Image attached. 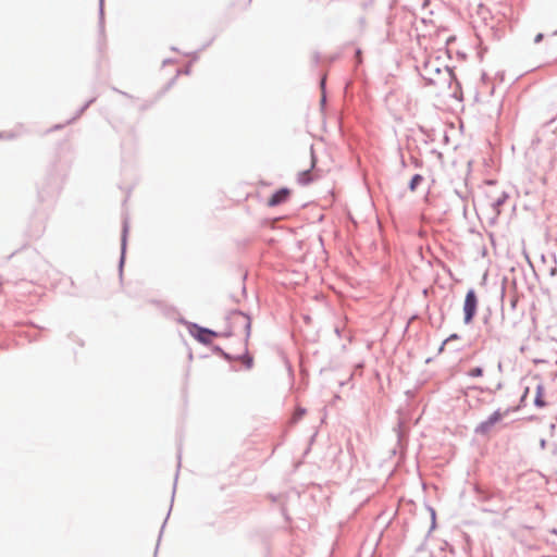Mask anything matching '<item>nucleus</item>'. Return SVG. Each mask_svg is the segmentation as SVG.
<instances>
[{
	"label": "nucleus",
	"mask_w": 557,
	"mask_h": 557,
	"mask_svg": "<svg viewBox=\"0 0 557 557\" xmlns=\"http://www.w3.org/2000/svg\"><path fill=\"white\" fill-rule=\"evenodd\" d=\"M418 71L426 86L451 89L454 83L458 85L453 70L447 65L442 66L438 59L426 60Z\"/></svg>",
	"instance_id": "f257e3e1"
},
{
	"label": "nucleus",
	"mask_w": 557,
	"mask_h": 557,
	"mask_svg": "<svg viewBox=\"0 0 557 557\" xmlns=\"http://www.w3.org/2000/svg\"><path fill=\"white\" fill-rule=\"evenodd\" d=\"M228 330L222 333L224 337H231L238 331L245 332V343L248 342L251 331V318L240 310H232L227 315Z\"/></svg>",
	"instance_id": "f03ea898"
},
{
	"label": "nucleus",
	"mask_w": 557,
	"mask_h": 557,
	"mask_svg": "<svg viewBox=\"0 0 557 557\" xmlns=\"http://www.w3.org/2000/svg\"><path fill=\"white\" fill-rule=\"evenodd\" d=\"M188 333L200 344L211 345L212 338L222 335L211 329L199 325L195 322H185Z\"/></svg>",
	"instance_id": "7ed1b4c3"
},
{
	"label": "nucleus",
	"mask_w": 557,
	"mask_h": 557,
	"mask_svg": "<svg viewBox=\"0 0 557 557\" xmlns=\"http://www.w3.org/2000/svg\"><path fill=\"white\" fill-rule=\"evenodd\" d=\"M478 304H479V300H478V296H476L474 288L468 289V292L466 293L463 308H462L465 324L472 323V321L476 314Z\"/></svg>",
	"instance_id": "20e7f679"
},
{
	"label": "nucleus",
	"mask_w": 557,
	"mask_h": 557,
	"mask_svg": "<svg viewBox=\"0 0 557 557\" xmlns=\"http://www.w3.org/2000/svg\"><path fill=\"white\" fill-rule=\"evenodd\" d=\"M510 411V409H506L505 412L503 413L500 411V409H497L495 410L491 416L487 417L486 420L480 422L475 429H474V433L476 435H486L490 433V431L492 430V428L497 423L499 422L504 416L508 414Z\"/></svg>",
	"instance_id": "39448f33"
},
{
	"label": "nucleus",
	"mask_w": 557,
	"mask_h": 557,
	"mask_svg": "<svg viewBox=\"0 0 557 557\" xmlns=\"http://www.w3.org/2000/svg\"><path fill=\"white\" fill-rule=\"evenodd\" d=\"M290 195V190L287 187H282L276 190L271 198L268 200L269 207H276L284 203Z\"/></svg>",
	"instance_id": "423d86ee"
},
{
	"label": "nucleus",
	"mask_w": 557,
	"mask_h": 557,
	"mask_svg": "<svg viewBox=\"0 0 557 557\" xmlns=\"http://www.w3.org/2000/svg\"><path fill=\"white\" fill-rule=\"evenodd\" d=\"M128 230H129L128 222L125 219L123 221L122 235H121V258H120V263H119L120 272H122V268L124 264Z\"/></svg>",
	"instance_id": "0eeeda50"
},
{
	"label": "nucleus",
	"mask_w": 557,
	"mask_h": 557,
	"mask_svg": "<svg viewBox=\"0 0 557 557\" xmlns=\"http://www.w3.org/2000/svg\"><path fill=\"white\" fill-rule=\"evenodd\" d=\"M509 198V195L507 191H502L500 195L493 199L491 202L492 210L495 214V218H497L500 214V207L507 201Z\"/></svg>",
	"instance_id": "6e6552de"
},
{
	"label": "nucleus",
	"mask_w": 557,
	"mask_h": 557,
	"mask_svg": "<svg viewBox=\"0 0 557 557\" xmlns=\"http://www.w3.org/2000/svg\"><path fill=\"white\" fill-rule=\"evenodd\" d=\"M536 394H535V397H534V406L537 407V408H543L546 406V403L544 400V385L543 383H537L536 384Z\"/></svg>",
	"instance_id": "1a4fd4ad"
},
{
	"label": "nucleus",
	"mask_w": 557,
	"mask_h": 557,
	"mask_svg": "<svg viewBox=\"0 0 557 557\" xmlns=\"http://www.w3.org/2000/svg\"><path fill=\"white\" fill-rule=\"evenodd\" d=\"M235 360H240L246 369H251L253 366V358L249 355L247 343L245 344V351L242 355L235 356Z\"/></svg>",
	"instance_id": "9d476101"
},
{
	"label": "nucleus",
	"mask_w": 557,
	"mask_h": 557,
	"mask_svg": "<svg viewBox=\"0 0 557 557\" xmlns=\"http://www.w3.org/2000/svg\"><path fill=\"white\" fill-rule=\"evenodd\" d=\"M297 182L302 186H306V185L312 183L313 176L311 174V170L309 169V170H305V171L300 172L298 174Z\"/></svg>",
	"instance_id": "9b49d317"
},
{
	"label": "nucleus",
	"mask_w": 557,
	"mask_h": 557,
	"mask_svg": "<svg viewBox=\"0 0 557 557\" xmlns=\"http://www.w3.org/2000/svg\"><path fill=\"white\" fill-rule=\"evenodd\" d=\"M483 323L486 325V333L490 336V338L496 339L497 342L500 341V334L497 332L492 325L488 324V317H484Z\"/></svg>",
	"instance_id": "f8f14e48"
},
{
	"label": "nucleus",
	"mask_w": 557,
	"mask_h": 557,
	"mask_svg": "<svg viewBox=\"0 0 557 557\" xmlns=\"http://www.w3.org/2000/svg\"><path fill=\"white\" fill-rule=\"evenodd\" d=\"M424 181V177L421 174H414L408 183V189L413 193L417 190L418 186Z\"/></svg>",
	"instance_id": "ddd939ff"
},
{
	"label": "nucleus",
	"mask_w": 557,
	"mask_h": 557,
	"mask_svg": "<svg viewBox=\"0 0 557 557\" xmlns=\"http://www.w3.org/2000/svg\"><path fill=\"white\" fill-rule=\"evenodd\" d=\"M211 349L213 354L221 356L226 361L235 360V356L224 351L219 345H212Z\"/></svg>",
	"instance_id": "4468645a"
},
{
	"label": "nucleus",
	"mask_w": 557,
	"mask_h": 557,
	"mask_svg": "<svg viewBox=\"0 0 557 557\" xmlns=\"http://www.w3.org/2000/svg\"><path fill=\"white\" fill-rule=\"evenodd\" d=\"M470 389H474V391H479L481 393H490V394H494L496 391H499L503 388V384L499 382L495 389L491 388V387H482V386H471L469 387Z\"/></svg>",
	"instance_id": "2eb2a0df"
},
{
	"label": "nucleus",
	"mask_w": 557,
	"mask_h": 557,
	"mask_svg": "<svg viewBox=\"0 0 557 557\" xmlns=\"http://www.w3.org/2000/svg\"><path fill=\"white\" fill-rule=\"evenodd\" d=\"M483 373H484V370L482 367H475V368H472L471 370H469L467 372V375L469 377H480L483 375Z\"/></svg>",
	"instance_id": "dca6fc26"
},
{
	"label": "nucleus",
	"mask_w": 557,
	"mask_h": 557,
	"mask_svg": "<svg viewBox=\"0 0 557 557\" xmlns=\"http://www.w3.org/2000/svg\"><path fill=\"white\" fill-rule=\"evenodd\" d=\"M99 27L102 32L104 28V17H103V0L99 1Z\"/></svg>",
	"instance_id": "f3484780"
},
{
	"label": "nucleus",
	"mask_w": 557,
	"mask_h": 557,
	"mask_svg": "<svg viewBox=\"0 0 557 557\" xmlns=\"http://www.w3.org/2000/svg\"><path fill=\"white\" fill-rule=\"evenodd\" d=\"M95 100H96V98H91V99H89V100H88V101H87V102H86V103H85V104H84V106L78 110V112H77L76 116H74V117L72 119V121H73V120H75L77 116H79V115H81V114H82V113H83V112H84V111H85V110H86V109H87L91 103H94V102H95ZM69 122H71V120H70Z\"/></svg>",
	"instance_id": "a211bd4d"
},
{
	"label": "nucleus",
	"mask_w": 557,
	"mask_h": 557,
	"mask_svg": "<svg viewBox=\"0 0 557 557\" xmlns=\"http://www.w3.org/2000/svg\"><path fill=\"white\" fill-rule=\"evenodd\" d=\"M305 413H306V409L298 407L294 413L293 420L294 421L300 420L305 416Z\"/></svg>",
	"instance_id": "6ab92c4d"
},
{
	"label": "nucleus",
	"mask_w": 557,
	"mask_h": 557,
	"mask_svg": "<svg viewBox=\"0 0 557 557\" xmlns=\"http://www.w3.org/2000/svg\"><path fill=\"white\" fill-rule=\"evenodd\" d=\"M430 511H431V518H432V525H431V530L435 528V518H436V513H435V510L433 508H430Z\"/></svg>",
	"instance_id": "aec40b11"
},
{
	"label": "nucleus",
	"mask_w": 557,
	"mask_h": 557,
	"mask_svg": "<svg viewBox=\"0 0 557 557\" xmlns=\"http://www.w3.org/2000/svg\"><path fill=\"white\" fill-rule=\"evenodd\" d=\"M554 262L556 263V259H554ZM549 275L550 276L557 275V265L556 264L549 269Z\"/></svg>",
	"instance_id": "412c9836"
},
{
	"label": "nucleus",
	"mask_w": 557,
	"mask_h": 557,
	"mask_svg": "<svg viewBox=\"0 0 557 557\" xmlns=\"http://www.w3.org/2000/svg\"><path fill=\"white\" fill-rule=\"evenodd\" d=\"M459 338H460V336H459L458 334L454 333V334H450V335L445 339V342H451V341H456V339H459Z\"/></svg>",
	"instance_id": "4be33fe9"
},
{
	"label": "nucleus",
	"mask_w": 557,
	"mask_h": 557,
	"mask_svg": "<svg viewBox=\"0 0 557 557\" xmlns=\"http://www.w3.org/2000/svg\"><path fill=\"white\" fill-rule=\"evenodd\" d=\"M544 38V35L542 33H539L535 37H534V42L535 44H540Z\"/></svg>",
	"instance_id": "5701e85b"
},
{
	"label": "nucleus",
	"mask_w": 557,
	"mask_h": 557,
	"mask_svg": "<svg viewBox=\"0 0 557 557\" xmlns=\"http://www.w3.org/2000/svg\"><path fill=\"white\" fill-rule=\"evenodd\" d=\"M411 160H412V163H413V165H414L416 168L421 166V161H420L419 159H417V158L412 157V158H411Z\"/></svg>",
	"instance_id": "b1692460"
},
{
	"label": "nucleus",
	"mask_w": 557,
	"mask_h": 557,
	"mask_svg": "<svg viewBox=\"0 0 557 557\" xmlns=\"http://www.w3.org/2000/svg\"><path fill=\"white\" fill-rule=\"evenodd\" d=\"M319 61H320V54H319V52H314V54H313V62H314L315 64H318V63H319Z\"/></svg>",
	"instance_id": "393cba45"
},
{
	"label": "nucleus",
	"mask_w": 557,
	"mask_h": 557,
	"mask_svg": "<svg viewBox=\"0 0 557 557\" xmlns=\"http://www.w3.org/2000/svg\"><path fill=\"white\" fill-rule=\"evenodd\" d=\"M525 399H527V397H524L523 395H521V397H520V401H519V407L525 406Z\"/></svg>",
	"instance_id": "a878e982"
},
{
	"label": "nucleus",
	"mask_w": 557,
	"mask_h": 557,
	"mask_svg": "<svg viewBox=\"0 0 557 557\" xmlns=\"http://www.w3.org/2000/svg\"><path fill=\"white\" fill-rule=\"evenodd\" d=\"M516 305H517V299H516V298H512V299L510 300V306H511V308H512V309H515V308H516Z\"/></svg>",
	"instance_id": "bb28decb"
},
{
	"label": "nucleus",
	"mask_w": 557,
	"mask_h": 557,
	"mask_svg": "<svg viewBox=\"0 0 557 557\" xmlns=\"http://www.w3.org/2000/svg\"><path fill=\"white\" fill-rule=\"evenodd\" d=\"M360 55H361V50H360V49H357V50H356V57H357V59H358V62H360V61H361V60H360Z\"/></svg>",
	"instance_id": "cd10ccee"
},
{
	"label": "nucleus",
	"mask_w": 557,
	"mask_h": 557,
	"mask_svg": "<svg viewBox=\"0 0 557 557\" xmlns=\"http://www.w3.org/2000/svg\"><path fill=\"white\" fill-rule=\"evenodd\" d=\"M447 343H448V342H445V341L442 343V345H441V346H440V348H438V352H442V351L444 350V347H445V345H446Z\"/></svg>",
	"instance_id": "c85d7f7f"
},
{
	"label": "nucleus",
	"mask_w": 557,
	"mask_h": 557,
	"mask_svg": "<svg viewBox=\"0 0 557 557\" xmlns=\"http://www.w3.org/2000/svg\"><path fill=\"white\" fill-rule=\"evenodd\" d=\"M282 512H283V515H284L285 519H286V520H288V519H289V517H288V515H287V512H286V509H285V508H283V509H282Z\"/></svg>",
	"instance_id": "c756f323"
},
{
	"label": "nucleus",
	"mask_w": 557,
	"mask_h": 557,
	"mask_svg": "<svg viewBox=\"0 0 557 557\" xmlns=\"http://www.w3.org/2000/svg\"><path fill=\"white\" fill-rule=\"evenodd\" d=\"M320 84H321V87L324 89V87H325V77H323L321 79Z\"/></svg>",
	"instance_id": "7c9ffc66"
},
{
	"label": "nucleus",
	"mask_w": 557,
	"mask_h": 557,
	"mask_svg": "<svg viewBox=\"0 0 557 557\" xmlns=\"http://www.w3.org/2000/svg\"><path fill=\"white\" fill-rule=\"evenodd\" d=\"M528 394H529V387H525V388H524V392H523V394H522V395H523L524 397H528Z\"/></svg>",
	"instance_id": "2f4dec72"
},
{
	"label": "nucleus",
	"mask_w": 557,
	"mask_h": 557,
	"mask_svg": "<svg viewBox=\"0 0 557 557\" xmlns=\"http://www.w3.org/2000/svg\"><path fill=\"white\" fill-rule=\"evenodd\" d=\"M165 522H166V519H165V520H164V522L162 523V528H161V530H163V528L165 527ZM161 534H162V531H160L159 539L161 537Z\"/></svg>",
	"instance_id": "473e14b6"
},
{
	"label": "nucleus",
	"mask_w": 557,
	"mask_h": 557,
	"mask_svg": "<svg viewBox=\"0 0 557 557\" xmlns=\"http://www.w3.org/2000/svg\"><path fill=\"white\" fill-rule=\"evenodd\" d=\"M114 90H115V91H117V92H120V94H121V95H123V96L128 97V95H127L126 92H124V91H121V90H117V89H114Z\"/></svg>",
	"instance_id": "72a5a7b5"
},
{
	"label": "nucleus",
	"mask_w": 557,
	"mask_h": 557,
	"mask_svg": "<svg viewBox=\"0 0 557 557\" xmlns=\"http://www.w3.org/2000/svg\"><path fill=\"white\" fill-rule=\"evenodd\" d=\"M545 444H546V441L545 440H541V446L545 447Z\"/></svg>",
	"instance_id": "f704fd0d"
},
{
	"label": "nucleus",
	"mask_w": 557,
	"mask_h": 557,
	"mask_svg": "<svg viewBox=\"0 0 557 557\" xmlns=\"http://www.w3.org/2000/svg\"><path fill=\"white\" fill-rule=\"evenodd\" d=\"M177 459H178V466H180L181 465V454H178Z\"/></svg>",
	"instance_id": "c9c22d12"
},
{
	"label": "nucleus",
	"mask_w": 557,
	"mask_h": 557,
	"mask_svg": "<svg viewBox=\"0 0 557 557\" xmlns=\"http://www.w3.org/2000/svg\"><path fill=\"white\" fill-rule=\"evenodd\" d=\"M401 165H403V166H405V165H406L404 158H401Z\"/></svg>",
	"instance_id": "e433bc0d"
},
{
	"label": "nucleus",
	"mask_w": 557,
	"mask_h": 557,
	"mask_svg": "<svg viewBox=\"0 0 557 557\" xmlns=\"http://www.w3.org/2000/svg\"><path fill=\"white\" fill-rule=\"evenodd\" d=\"M321 102H322V103H324V102H325V96H324V95H323V97H322Z\"/></svg>",
	"instance_id": "4c0bfd02"
},
{
	"label": "nucleus",
	"mask_w": 557,
	"mask_h": 557,
	"mask_svg": "<svg viewBox=\"0 0 557 557\" xmlns=\"http://www.w3.org/2000/svg\"><path fill=\"white\" fill-rule=\"evenodd\" d=\"M311 166L313 168L314 166V158L312 157V163H311Z\"/></svg>",
	"instance_id": "58836bf2"
},
{
	"label": "nucleus",
	"mask_w": 557,
	"mask_h": 557,
	"mask_svg": "<svg viewBox=\"0 0 557 557\" xmlns=\"http://www.w3.org/2000/svg\"><path fill=\"white\" fill-rule=\"evenodd\" d=\"M54 128L59 129V128H61V125H55Z\"/></svg>",
	"instance_id": "ea45409f"
},
{
	"label": "nucleus",
	"mask_w": 557,
	"mask_h": 557,
	"mask_svg": "<svg viewBox=\"0 0 557 557\" xmlns=\"http://www.w3.org/2000/svg\"><path fill=\"white\" fill-rule=\"evenodd\" d=\"M484 511L492 512L493 510L492 509H484Z\"/></svg>",
	"instance_id": "a19ab883"
},
{
	"label": "nucleus",
	"mask_w": 557,
	"mask_h": 557,
	"mask_svg": "<svg viewBox=\"0 0 557 557\" xmlns=\"http://www.w3.org/2000/svg\"><path fill=\"white\" fill-rule=\"evenodd\" d=\"M1 138H3V133H2V132H0V139H1Z\"/></svg>",
	"instance_id": "79ce46f5"
},
{
	"label": "nucleus",
	"mask_w": 557,
	"mask_h": 557,
	"mask_svg": "<svg viewBox=\"0 0 557 557\" xmlns=\"http://www.w3.org/2000/svg\"><path fill=\"white\" fill-rule=\"evenodd\" d=\"M553 35H557V29H556V30H554Z\"/></svg>",
	"instance_id": "37998d69"
}]
</instances>
